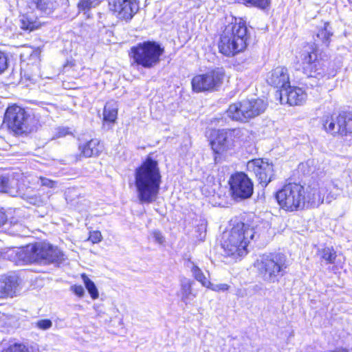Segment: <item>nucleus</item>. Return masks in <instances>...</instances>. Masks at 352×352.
Here are the masks:
<instances>
[{
    "mask_svg": "<svg viewBox=\"0 0 352 352\" xmlns=\"http://www.w3.org/2000/svg\"><path fill=\"white\" fill-rule=\"evenodd\" d=\"M344 186L348 193L352 192V170H344L340 178L326 179L318 187L287 184L276 192V199L281 209L292 212L318 207L324 201L331 203L340 195Z\"/></svg>",
    "mask_w": 352,
    "mask_h": 352,
    "instance_id": "1",
    "label": "nucleus"
},
{
    "mask_svg": "<svg viewBox=\"0 0 352 352\" xmlns=\"http://www.w3.org/2000/svg\"><path fill=\"white\" fill-rule=\"evenodd\" d=\"M8 258L16 263H40L48 264L64 260V254L57 247L45 241L37 242L18 249H10Z\"/></svg>",
    "mask_w": 352,
    "mask_h": 352,
    "instance_id": "2",
    "label": "nucleus"
},
{
    "mask_svg": "<svg viewBox=\"0 0 352 352\" xmlns=\"http://www.w3.org/2000/svg\"><path fill=\"white\" fill-rule=\"evenodd\" d=\"M161 184L157 162L148 157L135 171L137 195L142 203H151L156 199Z\"/></svg>",
    "mask_w": 352,
    "mask_h": 352,
    "instance_id": "3",
    "label": "nucleus"
},
{
    "mask_svg": "<svg viewBox=\"0 0 352 352\" xmlns=\"http://www.w3.org/2000/svg\"><path fill=\"white\" fill-rule=\"evenodd\" d=\"M249 38L245 21L241 18H232L226 26L219 42L221 53L230 56L243 51Z\"/></svg>",
    "mask_w": 352,
    "mask_h": 352,
    "instance_id": "4",
    "label": "nucleus"
},
{
    "mask_svg": "<svg viewBox=\"0 0 352 352\" xmlns=\"http://www.w3.org/2000/svg\"><path fill=\"white\" fill-rule=\"evenodd\" d=\"M254 235V229L242 222L237 223L230 230L223 232L221 245L225 254L235 259L243 256L248 253V244Z\"/></svg>",
    "mask_w": 352,
    "mask_h": 352,
    "instance_id": "5",
    "label": "nucleus"
},
{
    "mask_svg": "<svg viewBox=\"0 0 352 352\" xmlns=\"http://www.w3.org/2000/svg\"><path fill=\"white\" fill-rule=\"evenodd\" d=\"M26 179L30 186L27 187L24 191L23 188L18 187V181L16 179L8 176H2L0 177V192L8 193L12 197L19 196L26 199L31 204L39 205L43 204L44 200L41 196L34 194L33 189L36 187L33 186L40 185L49 188L56 187V182L46 177L30 176Z\"/></svg>",
    "mask_w": 352,
    "mask_h": 352,
    "instance_id": "6",
    "label": "nucleus"
},
{
    "mask_svg": "<svg viewBox=\"0 0 352 352\" xmlns=\"http://www.w3.org/2000/svg\"><path fill=\"white\" fill-rule=\"evenodd\" d=\"M301 56L303 72L307 76L308 81L305 82L306 85L316 86L323 77L329 78L335 75L334 71L329 69L327 60L318 58L316 46H308Z\"/></svg>",
    "mask_w": 352,
    "mask_h": 352,
    "instance_id": "7",
    "label": "nucleus"
},
{
    "mask_svg": "<svg viewBox=\"0 0 352 352\" xmlns=\"http://www.w3.org/2000/svg\"><path fill=\"white\" fill-rule=\"evenodd\" d=\"M256 266L263 279L274 283L286 274L289 263L284 254L273 252L262 255L257 261Z\"/></svg>",
    "mask_w": 352,
    "mask_h": 352,
    "instance_id": "8",
    "label": "nucleus"
},
{
    "mask_svg": "<svg viewBox=\"0 0 352 352\" xmlns=\"http://www.w3.org/2000/svg\"><path fill=\"white\" fill-rule=\"evenodd\" d=\"M163 52L164 49L154 41H145L131 49L133 62L146 69L155 67L160 63Z\"/></svg>",
    "mask_w": 352,
    "mask_h": 352,
    "instance_id": "9",
    "label": "nucleus"
},
{
    "mask_svg": "<svg viewBox=\"0 0 352 352\" xmlns=\"http://www.w3.org/2000/svg\"><path fill=\"white\" fill-rule=\"evenodd\" d=\"M267 105V103L260 98L243 100L230 104L227 114L233 120L245 122L263 113Z\"/></svg>",
    "mask_w": 352,
    "mask_h": 352,
    "instance_id": "10",
    "label": "nucleus"
},
{
    "mask_svg": "<svg viewBox=\"0 0 352 352\" xmlns=\"http://www.w3.org/2000/svg\"><path fill=\"white\" fill-rule=\"evenodd\" d=\"M5 120L9 129L15 134H23L30 130V115L19 106L9 107L5 113Z\"/></svg>",
    "mask_w": 352,
    "mask_h": 352,
    "instance_id": "11",
    "label": "nucleus"
},
{
    "mask_svg": "<svg viewBox=\"0 0 352 352\" xmlns=\"http://www.w3.org/2000/svg\"><path fill=\"white\" fill-rule=\"evenodd\" d=\"M225 72L223 68H216L205 74L197 75L192 79V87L196 92L213 91L223 82Z\"/></svg>",
    "mask_w": 352,
    "mask_h": 352,
    "instance_id": "12",
    "label": "nucleus"
},
{
    "mask_svg": "<svg viewBox=\"0 0 352 352\" xmlns=\"http://www.w3.org/2000/svg\"><path fill=\"white\" fill-rule=\"evenodd\" d=\"M109 10L121 20L129 21L139 10L137 0H109Z\"/></svg>",
    "mask_w": 352,
    "mask_h": 352,
    "instance_id": "13",
    "label": "nucleus"
},
{
    "mask_svg": "<svg viewBox=\"0 0 352 352\" xmlns=\"http://www.w3.org/2000/svg\"><path fill=\"white\" fill-rule=\"evenodd\" d=\"M229 184L234 198L247 199L253 193V184L243 173H238L232 175Z\"/></svg>",
    "mask_w": 352,
    "mask_h": 352,
    "instance_id": "14",
    "label": "nucleus"
},
{
    "mask_svg": "<svg viewBox=\"0 0 352 352\" xmlns=\"http://www.w3.org/2000/svg\"><path fill=\"white\" fill-rule=\"evenodd\" d=\"M249 171L253 172L263 187H265L272 179L273 166L261 159H254L247 164Z\"/></svg>",
    "mask_w": 352,
    "mask_h": 352,
    "instance_id": "15",
    "label": "nucleus"
},
{
    "mask_svg": "<svg viewBox=\"0 0 352 352\" xmlns=\"http://www.w3.org/2000/svg\"><path fill=\"white\" fill-rule=\"evenodd\" d=\"M215 138L211 140L210 144L216 154H223L234 146V140L231 139L229 133L226 130L214 131Z\"/></svg>",
    "mask_w": 352,
    "mask_h": 352,
    "instance_id": "16",
    "label": "nucleus"
},
{
    "mask_svg": "<svg viewBox=\"0 0 352 352\" xmlns=\"http://www.w3.org/2000/svg\"><path fill=\"white\" fill-rule=\"evenodd\" d=\"M281 102L285 101L289 105H300L307 98L305 91L297 87H291L289 85L285 89H280L279 92Z\"/></svg>",
    "mask_w": 352,
    "mask_h": 352,
    "instance_id": "17",
    "label": "nucleus"
},
{
    "mask_svg": "<svg viewBox=\"0 0 352 352\" xmlns=\"http://www.w3.org/2000/svg\"><path fill=\"white\" fill-rule=\"evenodd\" d=\"M267 82L274 87L285 89L290 84L287 69L284 67H277L272 69L267 74Z\"/></svg>",
    "mask_w": 352,
    "mask_h": 352,
    "instance_id": "18",
    "label": "nucleus"
},
{
    "mask_svg": "<svg viewBox=\"0 0 352 352\" xmlns=\"http://www.w3.org/2000/svg\"><path fill=\"white\" fill-rule=\"evenodd\" d=\"M19 279L11 275L0 280V298L12 297L19 292Z\"/></svg>",
    "mask_w": 352,
    "mask_h": 352,
    "instance_id": "19",
    "label": "nucleus"
},
{
    "mask_svg": "<svg viewBox=\"0 0 352 352\" xmlns=\"http://www.w3.org/2000/svg\"><path fill=\"white\" fill-rule=\"evenodd\" d=\"M45 22L42 21L40 18L33 12H28L21 16L20 27L21 29L32 32L40 28Z\"/></svg>",
    "mask_w": 352,
    "mask_h": 352,
    "instance_id": "20",
    "label": "nucleus"
},
{
    "mask_svg": "<svg viewBox=\"0 0 352 352\" xmlns=\"http://www.w3.org/2000/svg\"><path fill=\"white\" fill-rule=\"evenodd\" d=\"M80 154L85 157H96L103 150V145L98 139H92L79 145Z\"/></svg>",
    "mask_w": 352,
    "mask_h": 352,
    "instance_id": "21",
    "label": "nucleus"
},
{
    "mask_svg": "<svg viewBox=\"0 0 352 352\" xmlns=\"http://www.w3.org/2000/svg\"><path fill=\"white\" fill-rule=\"evenodd\" d=\"M338 129L341 131L342 136L352 133V113L342 112L337 116Z\"/></svg>",
    "mask_w": 352,
    "mask_h": 352,
    "instance_id": "22",
    "label": "nucleus"
},
{
    "mask_svg": "<svg viewBox=\"0 0 352 352\" xmlns=\"http://www.w3.org/2000/svg\"><path fill=\"white\" fill-rule=\"evenodd\" d=\"M321 122L322 127L327 133L333 135L336 134L341 135V131L338 129L337 117L334 118L332 115H325L322 117Z\"/></svg>",
    "mask_w": 352,
    "mask_h": 352,
    "instance_id": "23",
    "label": "nucleus"
},
{
    "mask_svg": "<svg viewBox=\"0 0 352 352\" xmlns=\"http://www.w3.org/2000/svg\"><path fill=\"white\" fill-rule=\"evenodd\" d=\"M30 5L35 6L41 14H50L56 7V2L52 0H31Z\"/></svg>",
    "mask_w": 352,
    "mask_h": 352,
    "instance_id": "24",
    "label": "nucleus"
},
{
    "mask_svg": "<svg viewBox=\"0 0 352 352\" xmlns=\"http://www.w3.org/2000/svg\"><path fill=\"white\" fill-rule=\"evenodd\" d=\"M192 284L193 281L187 278L181 280L182 300L186 304L190 302L196 296V294L192 292Z\"/></svg>",
    "mask_w": 352,
    "mask_h": 352,
    "instance_id": "25",
    "label": "nucleus"
},
{
    "mask_svg": "<svg viewBox=\"0 0 352 352\" xmlns=\"http://www.w3.org/2000/svg\"><path fill=\"white\" fill-rule=\"evenodd\" d=\"M333 35V32H331V28L329 25V23H324L323 25L318 28L316 36L317 38L314 36V38L316 42L321 41L322 44L326 46H328L330 43V37Z\"/></svg>",
    "mask_w": 352,
    "mask_h": 352,
    "instance_id": "26",
    "label": "nucleus"
},
{
    "mask_svg": "<svg viewBox=\"0 0 352 352\" xmlns=\"http://www.w3.org/2000/svg\"><path fill=\"white\" fill-rule=\"evenodd\" d=\"M118 116V108L115 103L107 102L104 107L103 120L113 124Z\"/></svg>",
    "mask_w": 352,
    "mask_h": 352,
    "instance_id": "27",
    "label": "nucleus"
},
{
    "mask_svg": "<svg viewBox=\"0 0 352 352\" xmlns=\"http://www.w3.org/2000/svg\"><path fill=\"white\" fill-rule=\"evenodd\" d=\"M187 267L190 268L195 278L201 283L204 287L209 285V280L205 276L201 270L193 262L188 261L186 264Z\"/></svg>",
    "mask_w": 352,
    "mask_h": 352,
    "instance_id": "28",
    "label": "nucleus"
},
{
    "mask_svg": "<svg viewBox=\"0 0 352 352\" xmlns=\"http://www.w3.org/2000/svg\"><path fill=\"white\" fill-rule=\"evenodd\" d=\"M318 254L320 256L321 261H324L327 263L329 264L334 263L337 256L336 252L332 248L329 247L319 250Z\"/></svg>",
    "mask_w": 352,
    "mask_h": 352,
    "instance_id": "29",
    "label": "nucleus"
},
{
    "mask_svg": "<svg viewBox=\"0 0 352 352\" xmlns=\"http://www.w3.org/2000/svg\"><path fill=\"white\" fill-rule=\"evenodd\" d=\"M81 278L91 298L97 299L99 297V293L95 283L85 274H82Z\"/></svg>",
    "mask_w": 352,
    "mask_h": 352,
    "instance_id": "30",
    "label": "nucleus"
},
{
    "mask_svg": "<svg viewBox=\"0 0 352 352\" xmlns=\"http://www.w3.org/2000/svg\"><path fill=\"white\" fill-rule=\"evenodd\" d=\"M10 227L8 228L9 233L20 236H25L28 234V229L19 222H10Z\"/></svg>",
    "mask_w": 352,
    "mask_h": 352,
    "instance_id": "31",
    "label": "nucleus"
},
{
    "mask_svg": "<svg viewBox=\"0 0 352 352\" xmlns=\"http://www.w3.org/2000/svg\"><path fill=\"white\" fill-rule=\"evenodd\" d=\"M228 131L231 139L234 138L241 141L247 140L248 131L246 129H234L232 130H228Z\"/></svg>",
    "mask_w": 352,
    "mask_h": 352,
    "instance_id": "32",
    "label": "nucleus"
},
{
    "mask_svg": "<svg viewBox=\"0 0 352 352\" xmlns=\"http://www.w3.org/2000/svg\"><path fill=\"white\" fill-rule=\"evenodd\" d=\"M102 0H79L78 8L80 11L89 10L100 4Z\"/></svg>",
    "mask_w": 352,
    "mask_h": 352,
    "instance_id": "33",
    "label": "nucleus"
},
{
    "mask_svg": "<svg viewBox=\"0 0 352 352\" xmlns=\"http://www.w3.org/2000/svg\"><path fill=\"white\" fill-rule=\"evenodd\" d=\"M245 3V4H250L252 6L261 8V9H265L267 8L270 3V0H243Z\"/></svg>",
    "mask_w": 352,
    "mask_h": 352,
    "instance_id": "34",
    "label": "nucleus"
},
{
    "mask_svg": "<svg viewBox=\"0 0 352 352\" xmlns=\"http://www.w3.org/2000/svg\"><path fill=\"white\" fill-rule=\"evenodd\" d=\"M3 352H30L28 348L23 344L14 343L13 344L10 345L6 350Z\"/></svg>",
    "mask_w": 352,
    "mask_h": 352,
    "instance_id": "35",
    "label": "nucleus"
},
{
    "mask_svg": "<svg viewBox=\"0 0 352 352\" xmlns=\"http://www.w3.org/2000/svg\"><path fill=\"white\" fill-rule=\"evenodd\" d=\"M35 327L41 330H47L52 327V322L50 319H42L35 322Z\"/></svg>",
    "mask_w": 352,
    "mask_h": 352,
    "instance_id": "36",
    "label": "nucleus"
},
{
    "mask_svg": "<svg viewBox=\"0 0 352 352\" xmlns=\"http://www.w3.org/2000/svg\"><path fill=\"white\" fill-rule=\"evenodd\" d=\"M206 287L214 292L226 291L229 289V285L225 283L214 285L209 281V285Z\"/></svg>",
    "mask_w": 352,
    "mask_h": 352,
    "instance_id": "37",
    "label": "nucleus"
},
{
    "mask_svg": "<svg viewBox=\"0 0 352 352\" xmlns=\"http://www.w3.org/2000/svg\"><path fill=\"white\" fill-rule=\"evenodd\" d=\"M89 240L93 243H98L102 240V234L99 231L91 232L89 236Z\"/></svg>",
    "mask_w": 352,
    "mask_h": 352,
    "instance_id": "38",
    "label": "nucleus"
},
{
    "mask_svg": "<svg viewBox=\"0 0 352 352\" xmlns=\"http://www.w3.org/2000/svg\"><path fill=\"white\" fill-rule=\"evenodd\" d=\"M8 67V59L5 54L0 52V74L3 72Z\"/></svg>",
    "mask_w": 352,
    "mask_h": 352,
    "instance_id": "39",
    "label": "nucleus"
},
{
    "mask_svg": "<svg viewBox=\"0 0 352 352\" xmlns=\"http://www.w3.org/2000/svg\"><path fill=\"white\" fill-rule=\"evenodd\" d=\"M71 291L80 298L85 294V289L82 285H73L71 287Z\"/></svg>",
    "mask_w": 352,
    "mask_h": 352,
    "instance_id": "40",
    "label": "nucleus"
},
{
    "mask_svg": "<svg viewBox=\"0 0 352 352\" xmlns=\"http://www.w3.org/2000/svg\"><path fill=\"white\" fill-rule=\"evenodd\" d=\"M152 236L155 241L160 245H162L164 242V237L162 233L157 230H155L152 232Z\"/></svg>",
    "mask_w": 352,
    "mask_h": 352,
    "instance_id": "41",
    "label": "nucleus"
},
{
    "mask_svg": "<svg viewBox=\"0 0 352 352\" xmlns=\"http://www.w3.org/2000/svg\"><path fill=\"white\" fill-rule=\"evenodd\" d=\"M8 224L7 221V216L3 210H0V229Z\"/></svg>",
    "mask_w": 352,
    "mask_h": 352,
    "instance_id": "42",
    "label": "nucleus"
},
{
    "mask_svg": "<svg viewBox=\"0 0 352 352\" xmlns=\"http://www.w3.org/2000/svg\"><path fill=\"white\" fill-rule=\"evenodd\" d=\"M69 134V129L67 128H59L58 129V131L56 134V138H62L65 137V135Z\"/></svg>",
    "mask_w": 352,
    "mask_h": 352,
    "instance_id": "43",
    "label": "nucleus"
},
{
    "mask_svg": "<svg viewBox=\"0 0 352 352\" xmlns=\"http://www.w3.org/2000/svg\"><path fill=\"white\" fill-rule=\"evenodd\" d=\"M198 230H199V231L201 232L200 234H199V239H200V240H203L206 236V226L204 224H201L198 228Z\"/></svg>",
    "mask_w": 352,
    "mask_h": 352,
    "instance_id": "44",
    "label": "nucleus"
},
{
    "mask_svg": "<svg viewBox=\"0 0 352 352\" xmlns=\"http://www.w3.org/2000/svg\"><path fill=\"white\" fill-rule=\"evenodd\" d=\"M6 318V316L3 314L0 313V327L4 326V320Z\"/></svg>",
    "mask_w": 352,
    "mask_h": 352,
    "instance_id": "45",
    "label": "nucleus"
},
{
    "mask_svg": "<svg viewBox=\"0 0 352 352\" xmlns=\"http://www.w3.org/2000/svg\"><path fill=\"white\" fill-rule=\"evenodd\" d=\"M330 352H348V351H346L345 349H337V350L331 351Z\"/></svg>",
    "mask_w": 352,
    "mask_h": 352,
    "instance_id": "46",
    "label": "nucleus"
},
{
    "mask_svg": "<svg viewBox=\"0 0 352 352\" xmlns=\"http://www.w3.org/2000/svg\"><path fill=\"white\" fill-rule=\"evenodd\" d=\"M187 142H188V143H186V144H185V146H186V147H188V146H189V144H190V141H189V140H188Z\"/></svg>",
    "mask_w": 352,
    "mask_h": 352,
    "instance_id": "47",
    "label": "nucleus"
},
{
    "mask_svg": "<svg viewBox=\"0 0 352 352\" xmlns=\"http://www.w3.org/2000/svg\"><path fill=\"white\" fill-rule=\"evenodd\" d=\"M352 2V0H350Z\"/></svg>",
    "mask_w": 352,
    "mask_h": 352,
    "instance_id": "48",
    "label": "nucleus"
}]
</instances>
